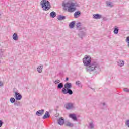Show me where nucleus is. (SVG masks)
Returning a JSON list of instances; mask_svg holds the SVG:
<instances>
[{
	"label": "nucleus",
	"mask_w": 129,
	"mask_h": 129,
	"mask_svg": "<svg viewBox=\"0 0 129 129\" xmlns=\"http://www.w3.org/2000/svg\"><path fill=\"white\" fill-rule=\"evenodd\" d=\"M64 107L67 110H71L74 108V104L72 103H67L64 105Z\"/></svg>",
	"instance_id": "nucleus-6"
},
{
	"label": "nucleus",
	"mask_w": 129,
	"mask_h": 129,
	"mask_svg": "<svg viewBox=\"0 0 129 129\" xmlns=\"http://www.w3.org/2000/svg\"><path fill=\"white\" fill-rule=\"evenodd\" d=\"M57 122L59 125H63L64 123H65V120H64V118L63 117H60L58 120Z\"/></svg>",
	"instance_id": "nucleus-8"
},
{
	"label": "nucleus",
	"mask_w": 129,
	"mask_h": 129,
	"mask_svg": "<svg viewBox=\"0 0 129 129\" xmlns=\"http://www.w3.org/2000/svg\"><path fill=\"white\" fill-rule=\"evenodd\" d=\"M12 38L14 41H18L19 40V36H18V34L16 33L13 34Z\"/></svg>",
	"instance_id": "nucleus-17"
},
{
	"label": "nucleus",
	"mask_w": 129,
	"mask_h": 129,
	"mask_svg": "<svg viewBox=\"0 0 129 129\" xmlns=\"http://www.w3.org/2000/svg\"><path fill=\"white\" fill-rule=\"evenodd\" d=\"M67 126H69V127H73L74 125L70 122H68L66 124Z\"/></svg>",
	"instance_id": "nucleus-26"
},
{
	"label": "nucleus",
	"mask_w": 129,
	"mask_h": 129,
	"mask_svg": "<svg viewBox=\"0 0 129 129\" xmlns=\"http://www.w3.org/2000/svg\"><path fill=\"white\" fill-rule=\"evenodd\" d=\"M64 87V85H63V83H60L57 85V88L58 89H61Z\"/></svg>",
	"instance_id": "nucleus-24"
},
{
	"label": "nucleus",
	"mask_w": 129,
	"mask_h": 129,
	"mask_svg": "<svg viewBox=\"0 0 129 129\" xmlns=\"http://www.w3.org/2000/svg\"><path fill=\"white\" fill-rule=\"evenodd\" d=\"M15 106H21V102H15L14 103Z\"/></svg>",
	"instance_id": "nucleus-25"
},
{
	"label": "nucleus",
	"mask_w": 129,
	"mask_h": 129,
	"mask_svg": "<svg viewBox=\"0 0 129 129\" xmlns=\"http://www.w3.org/2000/svg\"><path fill=\"white\" fill-rule=\"evenodd\" d=\"M65 19H66V17L63 15H59L57 17V20H58V21H63V20H65Z\"/></svg>",
	"instance_id": "nucleus-19"
},
{
	"label": "nucleus",
	"mask_w": 129,
	"mask_h": 129,
	"mask_svg": "<svg viewBox=\"0 0 129 129\" xmlns=\"http://www.w3.org/2000/svg\"><path fill=\"white\" fill-rule=\"evenodd\" d=\"M37 71L39 73H42L43 71V65H40L38 67Z\"/></svg>",
	"instance_id": "nucleus-18"
},
{
	"label": "nucleus",
	"mask_w": 129,
	"mask_h": 129,
	"mask_svg": "<svg viewBox=\"0 0 129 129\" xmlns=\"http://www.w3.org/2000/svg\"><path fill=\"white\" fill-rule=\"evenodd\" d=\"M68 79H69L68 78H66V81H68Z\"/></svg>",
	"instance_id": "nucleus-37"
},
{
	"label": "nucleus",
	"mask_w": 129,
	"mask_h": 129,
	"mask_svg": "<svg viewBox=\"0 0 129 129\" xmlns=\"http://www.w3.org/2000/svg\"><path fill=\"white\" fill-rule=\"evenodd\" d=\"M2 125H3V121L0 120V127H2Z\"/></svg>",
	"instance_id": "nucleus-34"
},
{
	"label": "nucleus",
	"mask_w": 129,
	"mask_h": 129,
	"mask_svg": "<svg viewBox=\"0 0 129 129\" xmlns=\"http://www.w3.org/2000/svg\"><path fill=\"white\" fill-rule=\"evenodd\" d=\"M81 14V13L80 12V11H77L74 14V17L75 18H78V17L80 16Z\"/></svg>",
	"instance_id": "nucleus-21"
},
{
	"label": "nucleus",
	"mask_w": 129,
	"mask_h": 129,
	"mask_svg": "<svg viewBox=\"0 0 129 129\" xmlns=\"http://www.w3.org/2000/svg\"><path fill=\"white\" fill-rule=\"evenodd\" d=\"M74 25H75V21H72L69 24V27L70 29H73L74 28Z\"/></svg>",
	"instance_id": "nucleus-23"
},
{
	"label": "nucleus",
	"mask_w": 129,
	"mask_h": 129,
	"mask_svg": "<svg viewBox=\"0 0 129 129\" xmlns=\"http://www.w3.org/2000/svg\"><path fill=\"white\" fill-rule=\"evenodd\" d=\"M125 124L128 126V127H129V120L126 121Z\"/></svg>",
	"instance_id": "nucleus-32"
},
{
	"label": "nucleus",
	"mask_w": 129,
	"mask_h": 129,
	"mask_svg": "<svg viewBox=\"0 0 129 129\" xmlns=\"http://www.w3.org/2000/svg\"><path fill=\"white\" fill-rule=\"evenodd\" d=\"M83 63L86 66L87 72H97L100 69L99 63L96 61L91 62V57L89 55H85L83 59Z\"/></svg>",
	"instance_id": "nucleus-1"
},
{
	"label": "nucleus",
	"mask_w": 129,
	"mask_h": 129,
	"mask_svg": "<svg viewBox=\"0 0 129 129\" xmlns=\"http://www.w3.org/2000/svg\"><path fill=\"white\" fill-rule=\"evenodd\" d=\"M102 106H104L105 105V103H102Z\"/></svg>",
	"instance_id": "nucleus-36"
},
{
	"label": "nucleus",
	"mask_w": 129,
	"mask_h": 129,
	"mask_svg": "<svg viewBox=\"0 0 129 129\" xmlns=\"http://www.w3.org/2000/svg\"><path fill=\"white\" fill-rule=\"evenodd\" d=\"M82 28H85V27L81 26V23L80 22L77 24V29L78 30V31L82 29Z\"/></svg>",
	"instance_id": "nucleus-16"
},
{
	"label": "nucleus",
	"mask_w": 129,
	"mask_h": 129,
	"mask_svg": "<svg viewBox=\"0 0 129 129\" xmlns=\"http://www.w3.org/2000/svg\"><path fill=\"white\" fill-rule=\"evenodd\" d=\"M93 19H96V20H100V19L102 18V15L98 14H93Z\"/></svg>",
	"instance_id": "nucleus-9"
},
{
	"label": "nucleus",
	"mask_w": 129,
	"mask_h": 129,
	"mask_svg": "<svg viewBox=\"0 0 129 129\" xmlns=\"http://www.w3.org/2000/svg\"><path fill=\"white\" fill-rule=\"evenodd\" d=\"M54 83L55 84H58V83H60V80H55Z\"/></svg>",
	"instance_id": "nucleus-30"
},
{
	"label": "nucleus",
	"mask_w": 129,
	"mask_h": 129,
	"mask_svg": "<svg viewBox=\"0 0 129 129\" xmlns=\"http://www.w3.org/2000/svg\"><path fill=\"white\" fill-rule=\"evenodd\" d=\"M69 118L73 119L74 121H77V117H76V115L75 114H70Z\"/></svg>",
	"instance_id": "nucleus-10"
},
{
	"label": "nucleus",
	"mask_w": 129,
	"mask_h": 129,
	"mask_svg": "<svg viewBox=\"0 0 129 129\" xmlns=\"http://www.w3.org/2000/svg\"><path fill=\"white\" fill-rule=\"evenodd\" d=\"M44 110H40L39 111H37L36 112V115H37L38 116H41L44 114Z\"/></svg>",
	"instance_id": "nucleus-12"
},
{
	"label": "nucleus",
	"mask_w": 129,
	"mask_h": 129,
	"mask_svg": "<svg viewBox=\"0 0 129 129\" xmlns=\"http://www.w3.org/2000/svg\"><path fill=\"white\" fill-rule=\"evenodd\" d=\"M126 43H127V44H129V36L127 37L126 39Z\"/></svg>",
	"instance_id": "nucleus-33"
},
{
	"label": "nucleus",
	"mask_w": 129,
	"mask_h": 129,
	"mask_svg": "<svg viewBox=\"0 0 129 129\" xmlns=\"http://www.w3.org/2000/svg\"><path fill=\"white\" fill-rule=\"evenodd\" d=\"M14 94L15 95L14 96L16 100H21V99H22V95H21L19 93L17 92V91H15Z\"/></svg>",
	"instance_id": "nucleus-7"
},
{
	"label": "nucleus",
	"mask_w": 129,
	"mask_h": 129,
	"mask_svg": "<svg viewBox=\"0 0 129 129\" xmlns=\"http://www.w3.org/2000/svg\"><path fill=\"white\" fill-rule=\"evenodd\" d=\"M56 16H57V14L54 11L51 12L50 14L51 18H55Z\"/></svg>",
	"instance_id": "nucleus-22"
},
{
	"label": "nucleus",
	"mask_w": 129,
	"mask_h": 129,
	"mask_svg": "<svg viewBox=\"0 0 129 129\" xmlns=\"http://www.w3.org/2000/svg\"><path fill=\"white\" fill-rule=\"evenodd\" d=\"M0 18H1V14H0Z\"/></svg>",
	"instance_id": "nucleus-40"
},
{
	"label": "nucleus",
	"mask_w": 129,
	"mask_h": 129,
	"mask_svg": "<svg viewBox=\"0 0 129 129\" xmlns=\"http://www.w3.org/2000/svg\"><path fill=\"white\" fill-rule=\"evenodd\" d=\"M0 51H1V52H2V53H3V52H4V50H3V51H2V50H1Z\"/></svg>",
	"instance_id": "nucleus-38"
},
{
	"label": "nucleus",
	"mask_w": 129,
	"mask_h": 129,
	"mask_svg": "<svg viewBox=\"0 0 129 129\" xmlns=\"http://www.w3.org/2000/svg\"><path fill=\"white\" fill-rule=\"evenodd\" d=\"M10 102H11V103H15V102L16 101V99H15L14 98L11 97V98H10Z\"/></svg>",
	"instance_id": "nucleus-28"
},
{
	"label": "nucleus",
	"mask_w": 129,
	"mask_h": 129,
	"mask_svg": "<svg viewBox=\"0 0 129 129\" xmlns=\"http://www.w3.org/2000/svg\"><path fill=\"white\" fill-rule=\"evenodd\" d=\"M40 6L43 11H49L51 9V3L47 0H42L40 2Z\"/></svg>",
	"instance_id": "nucleus-3"
},
{
	"label": "nucleus",
	"mask_w": 129,
	"mask_h": 129,
	"mask_svg": "<svg viewBox=\"0 0 129 129\" xmlns=\"http://www.w3.org/2000/svg\"><path fill=\"white\" fill-rule=\"evenodd\" d=\"M3 85H4V83L0 81V86H3Z\"/></svg>",
	"instance_id": "nucleus-35"
},
{
	"label": "nucleus",
	"mask_w": 129,
	"mask_h": 129,
	"mask_svg": "<svg viewBox=\"0 0 129 129\" xmlns=\"http://www.w3.org/2000/svg\"><path fill=\"white\" fill-rule=\"evenodd\" d=\"M89 127L90 129L94 128V124H93V122H90L89 123Z\"/></svg>",
	"instance_id": "nucleus-27"
},
{
	"label": "nucleus",
	"mask_w": 129,
	"mask_h": 129,
	"mask_svg": "<svg viewBox=\"0 0 129 129\" xmlns=\"http://www.w3.org/2000/svg\"><path fill=\"white\" fill-rule=\"evenodd\" d=\"M76 85H78V86H79V87H80V86H81V83L79 81H77L76 82Z\"/></svg>",
	"instance_id": "nucleus-29"
},
{
	"label": "nucleus",
	"mask_w": 129,
	"mask_h": 129,
	"mask_svg": "<svg viewBox=\"0 0 129 129\" xmlns=\"http://www.w3.org/2000/svg\"><path fill=\"white\" fill-rule=\"evenodd\" d=\"M79 31H80L79 37L82 39L86 35V28L85 27H82V29L79 30Z\"/></svg>",
	"instance_id": "nucleus-4"
},
{
	"label": "nucleus",
	"mask_w": 129,
	"mask_h": 129,
	"mask_svg": "<svg viewBox=\"0 0 129 129\" xmlns=\"http://www.w3.org/2000/svg\"><path fill=\"white\" fill-rule=\"evenodd\" d=\"M62 6L63 9L66 11H68L69 13H73V12H75V11H76V8L79 7V5L77 2L72 1H69L67 2H66V1H63Z\"/></svg>",
	"instance_id": "nucleus-2"
},
{
	"label": "nucleus",
	"mask_w": 129,
	"mask_h": 129,
	"mask_svg": "<svg viewBox=\"0 0 129 129\" xmlns=\"http://www.w3.org/2000/svg\"><path fill=\"white\" fill-rule=\"evenodd\" d=\"M117 63L118 66H119V67H122L124 66V61L120 59L118 60Z\"/></svg>",
	"instance_id": "nucleus-11"
},
{
	"label": "nucleus",
	"mask_w": 129,
	"mask_h": 129,
	"mask_svg": "<svg viewBox=\"0 0 129 129\" xmlns=\"http://www.w3.org/2000/svg\"><path fill=\"white\" fill-rule=\"evenodd\" d=\"M114 29L113 31L114 34H115V35H117V34H118V31H119L118 27L117 26H115L114 27Z\"/></svg>",
	"instance_id": "nucleus-20"
},
{
	"label": "nucleus",
	"mask_w": 129,
	"mask_h": 129,
	"mask_svg": "<svg viewBox=\"0 0 129 129\" xmlns=\"http://www.w3.org/2000/svg\"><path fill=\"white\" fill-rule=\"evenodd\" d=\"M106 7H108L109 8H112L113 7V3L110 1H106Z\"/></svg>",
	"instance_id": "nucleus-13"
},
{
	"label": "nucleus",
	"mask_w": 129,
	"mask_h": 129,
	"mask_svg": "<svg viewBox=\"0 0 129 129\" xmlns=\"http://www.w3.org/2000/svg\"><path fill=\"white\" fill-rule=\"evenodd\" d=\"M62 92L63 94H67V93H68L70 95L73 94V91H72V90L67 89V88L65 87L62 88Z\"/></svg>",
	"instance_id": "nucleus-5"
},
{
	"label": "nucleus",
	"mask_w": 129,
	"mask_h": 129,
	"mask_svg": "<svg viewBox=\"0 0 129 129\" xmlns=\"http://www.w3.org/2000/svg\"><path fill=\"white\" fill-rule=\"evenodd\" d=\"M123 91H124L125 92L129 93V89L128 88H124Z\"/></svg>",
	"instance_id": "nucleus-31"
},
{
	"label": "nucleus",
	"mask_w": 129,
	"mask_h": 129,
	"mask_svg": "<svg viewBox=\"0 0 129 129\" xmlns=\"http://www.w3.org/2000/svg\"><path fill=\"white\" fill-rule=\"evenodd\" d=\"M127 47H128V49H129V44H127Z\"/></svg>",
	"instance_id": "nucleus-39"
},
{
	"label": "nucleus",
	"mask_w": 129,
	"mask_h": 129,
	"mask_svg": "<svg viewBox=\"0 0 129 129\" xmlns=\"http://www.w3.org/2000/svg\"><path fill=\"white\" fill-rule=\"evenodd\" d=\"M49 117H50V113L48 111H46L43 117V119H46L47 118H49Z\"/></svg>",
	"instance_id": "nucleus-15"
},
{
	"label": "nucleus",
	"mask_w": 129,
	"mask_h": 129,
	"mask_svg": "<svg viewBox=\"0 0 129 129\" xmlns=\"http://www.w3.org/2000/svg\"><path fill=\"white\" fill-rule=\"evenodd\" d=\"M64 87L68 89H71L72 88V84L71 83H66L64 84Z\"/></svg>",
	"instance_id": "nucleus-14"
}]
</instances>
